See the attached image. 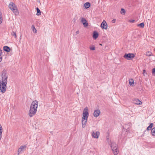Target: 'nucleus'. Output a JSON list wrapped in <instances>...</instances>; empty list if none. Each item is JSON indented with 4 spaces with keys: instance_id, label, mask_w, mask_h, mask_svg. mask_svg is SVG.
<instances>
[{
    "instance_id": "aec40b11",
    "label": "nucleus",
    "mask_w": 155,
    "mask_h": 155,
    "mask_svg": "<svg viewBox=\"0 0 155 155\" xmlns=\"http://www.w3.org/2000/svg\"><path fill=\"white\" fill-rule=\"evenodd\" d=\"M36 9L37 11V13H36V15L38 16H39L41 14V11L40 9L38 8H36Z\"/></svg>"
},
{
    "instance_id": "20e7f679",
    "label": "nucleus",
    "mask_w": 155,
    "mask_h": 155,
    "mask_svg": "<svg viewBox=\"0 0 155 155\" xmlns=\"http://www.w3.org/2000/svg\"><path fill=\"white\" fill-rule=\"evenodd\" d=\"M9 8L13 12L15 15L18 14V11L16 5L12 2H11L8 5Z\"/></svg>"
},
{
    "instance_id": "9b49d317",
    "label": "nucleus",
    "mask_w": 155,
    "mask_h": 155,
    "mask_svg": "<svg viewBox=\"0 0 155 155\" xmlns=\"http://www.w3.org/2000/svg\"><path fill=\"white\" fill-rule=\"evenodd\" d=\"M101 114V112L99 109H97L94 110L93 113V115L94 117H97Z\"/></svg>"
},
{
    "instance_id": "f704fd0d",
    "label": "nucleus",
    "mask_w": 155,
    "mask_h": 155,
    "mask_svg": "<svg viewBox=\"0 0 155 155\" xmlns=\"http://www.w3.org/2000/svg\"><path fill=\"white\" fill-rule=\"evenodd\" d=\"M99 45H102V44H100Z\"/></svg>"
},
{
    "instance_id": "5701e85b",
    "label": "nucleus",
    "mask_w": 155,
    "mask_h": 155,
    "mask_svg": "<svg viewBox=\"0 0 155 155\" xmlns=\"http://www.w3.org/2000/svg\"><path fill=\"white\" fill-rule=\"evenodd\" d=\"M89 48L91 50L94 51L95 49V46L93 45L90 46L89 47Z\"/></svg>"
},
{
    "instance_id": "423d86ee",
    "label": "nucleus",
    "mask_w": 155,
    "mask_h": 155,
    "mask_svg": "<svg viewBox=\"0 0 155 155\" xmlns=\"http://www.w3.org/2000/svg\"><path fill=\"white\" fill-rule=\"evenodd\" d=\"M134 57V55L132 53L125 54L124 56V58L128 60H130Z\"/></svg>"
},
{
    "instance_id": "4be33fe9",
    "label": "nucleus",
    "mask_w": 155,
    "mask_h": 155,
    "mask_svg": "<svg viewBox=\"0 0 155 155\" xmlns=\"http://www.w3.org/2000/svg\"><path fill=\"white\" fill-rule=\"evenodd\" d=\"M153 124L152 123H151L147 127V129L148 130H150L152 127H153Z\"/></svg>"
},
{
    "instance_id": "2eb2a0df",
    "label": "nucleus",
    "mask_w": 155,
    "mask_h": 155,
    "mask_svg": "<svg viewBox=\"0 0 155 155\" xmlns=\"http://www.w3.org/2000/svg\"><path fill=\"white\" fill-rule=\"evenodd\" d=\"M4 50L7 52H9L10 49L7 46H4L3 47Z\"/></svg>"
},
{
    "instance_id": "473e14b6",
    "label": "nucleus",
    "mask_w": 155,
    "mask_h": 155,
    "mask_svg": "<svg viewBox=\"0 0 155 155\" xmlns=\"http://www.w3.org/2000/svg\"><path fill=\"white\" fill-rule=\"evenodd\" d=\"M76 33L77 34H78L79 33V31H76Z\"/></svg>"
},
{
    "instance_id": "f8f14e48",
    "label": "nucleus",
    "mask_w": 155,
    "mask_h": 155,
    "mask_svg": "<svg viewBox=\"0 0 155 155\" xmlns=\"http://www.w3.org/2000/svg\"><path fill=\"white\" fill-rule=\"evenodd\" d=\"M112 150L114 155H117L118 153L119 150L118 149V147H115V148H114L113 147L112 149Z\"/></svg>"
},
{
    "instance_id": "f03ea898",
    "label": "nucleus",
    "mask_w": 155,
    "mask_h": 155,
    "mask_svg": "<svg viewBox=\"0 0 155 155\" xmlns=\"http://www.w3.org/2000/svg\"><path fill=\"white\" fill-rule=\"evenodd\" d=\"M89 115L88 109L87 107H86L83 110L81 118L82 127L83 128H84L86 126Z\"/></svg>"
},
{
    "instance_id": "f257e3e1",
    "label": "nucleus",
    "mask_w": 155,
    "mask_h": 155,
    "mask_svg": "<svg viewBox=\"0 0 155 155\" xmlns=\"http://www.w3.org/2000/svg\"><path fill=\"white\" fill-rule=\"evenodd\" d=\"M1 77L2 80H0V91L2 93H4L5 92L7 89L8 75L6 73L3 72Z\"/></svg>"
},
{
    "instance_id": "dca6fc26",
    "label": "nucleus",
    "mask_w": 155,
    "mask_h": 155,
    "mask_svg": "<svg viewBox=\"0 0 155 155\" xmlns=\"http://www.w3.org/2000/svg\"><path fill=\"white\" fill-rule=\"evenodd\" d=\"M90 5L91 4L89 2H86L84 4V6L86 9L88 8Z\"/></svg>"
},
{
    "instance_id": "4468645a",
    "label": "nucleus",
    "mask_w": 155,
    "mask_h": 155,
    "mask_svg": "<svg viewBox=\"0 0 155 155\" xmlns=\"http://www.w3.org/2000/svg\"><path fill=\"white\" fill-rule=\"evenodd\" d=\"M98 36V33L97 32H94L93 35V38L94 39H96L97 38Z\"/></svg>"
},
{
    "instance_id": "412c9836",
    "label": "nucleus",
    "mask_w": 155,
    "mask_h": 155,
    "mask_svg": "<svg viewBox=\"0 0 155 155\" xmlns=\"http://www.w3.org/2000/svg\"><path fill=\"white\" fill-rule=\"evenodd\" d=\"M137 26L141 28H143L144 26V24L143 22L141 23L140 24H138Z\"/></svg>"
},
{
    "instance_id": "6ab92c4d",
    "label": "nucleus",
    "mask_w": 155,
    "mask_h": 155,
    "mask_svg": "<svg viewBox=\"0 0 155 155\" xmlns=\"http://www.w3.org/2000/svg\"><path fill=\"white\" fill-rule=\"evenodd\" d=\"M129 84L131 86H133L134 84V80L132 79H131L129 80Z\"/></svg>"
},
{
    "instance_id": "0eeeda50",
    "label": "nucleus",
    "mask_w": 155,
    "mask_h": 155,
    "mask_svg": "<svg viewBox=\"0 0 155 155\" xmlns=\"http://www.w3.org/2000/svg\"><path fill=\"white\" fill-rule=\"evenodd\" d=\"M100 135V133L98 131H97L96 132L93 131L92 132L91 136L92 137L94 138L98 139Z\"/></svg>"
},
{
    "instance_id": "7c9ffc66",
    "label": "nucleus",
    "mask_w": 155,
    "mask_h": 155,
    "mask_svg": "<svg viewBox=\"0 0 155 155\" xmlns=\"http://www.w3.org/2000/svg\"><path fill=\"white\" fill-rule=\"evenodd\" d=\"M152 74L154 75H155V68H153V69L152 71Z\"/></svg>"
},
{
    "instance_id": "6e6552de",
    "label": "nucleus",
    "mask_w": 155,
    "mask_h": 155,
    "mask_svg": "<svg viewBox=\"0 0 155 155\" xmlns=\"http://www.w3.org/2000/svg\"><path fill=\"white\" fill-rule=\"evenodd\" d=\"M81 21L84 27H87L88 25V24L86 19L84 18H81Z\"/></svg>"
},
{
    "instance_id": "1a4fd4ad",
    "label": "nucleus",
    "mask_w": 155,
    "mask_h": 155,
    "mask_svg": "<svg viewBox=\"0 0 155 155\" xmlns=\"http://www.w3.org/2000/svg\"><path fill=\"white\" fill-rule=\"evenodd\" d=\"M101 27L102 29H106L107 28V25L105 20H104L102 22Z\"/></svg>"
},
{
    "instance_id": "c85d7f7f",
    "label": "nucleus",
    "mask_w": 155,
    "mask_h": 155,
    "mask_svg": "<svg viewBox=\"0 0 155 155\" xmlns=\"http://www.w3.org/2000/svg\"><path fill=\"white\" fill-rule=\"evenodd\" d=\"M143 75L144 76H145L147 75V72L145 70H143Z\"/></svg>"
},
{
    "instance_id": "c756f323",
    "label": "nucleus",
    "mask_w": 155,
    "mask_h": 155,
    "mask_svg": "<svg viewBox=\"0 0 155 155\" xmlns=\"http://www.w3.org/2000/svg\"><path fill=\"white\" fill-rule=\"evenodd\" d=\"M2 14L0 13V24L2 23Z\"/></svg>"
},
{
    "instance_id": "393cba45",
    "label": "nucleus",
    "mask_w": 155,
    "mask_h": 155,
    "mask_svg": "<svg viewBox=\"0 0 155 155\" xmlns=\"http://www.w3.org/2000/svg\"><path fill=\"white\" fill-rule=\"evenodd\" d=\"M120 13L123 15H124L125 14V11L124 9L122 8L121 9Z\"/></svg>"
},
{
    "instance_id": "ddd939ff",
    "label": "nucleus",
    "mask_w": 155,
    "mask_h": 155,
    "mask_svg": "<svg viewBox=\"0 0 155 155\" xmlns=\"http://www.w3.org/2000/svg\"><path fill=\"white\" fill-rule=\"evenodd\" d=\"M133 102L134 104L137 105H140L142 104V102L137 99H135L133 100Z\"/></svg>"
},
{
    "instance_id": "72a5a7b5",
    "label": "nucleus",
    "mask_w": 155,
    "mask_h": 155,
    "mask_svg": "<svg viewBox=\"0 0 155 155\" xmlns=\"http://www.w3.org/2000/svg\"><path fill=\"white\" fill-rule=\"evenodd\" d=\"M115 22V19H113V20L112 21V22L113 23H114Z\"/></svg>"
},
{
    "instance_id": "7ed1b4c3",
    "label": "nucleus",
    "mask_w": 155,
    "mask_h": 155,
    "mask_svg": "<svg viewBox=\"0 0 155 155\" xmlns=\"http://www.w3.org/2000/svg\"><path fill=\"white\" fill-rule=\"evenodd\" d=\"M38 105V103L37 101H35L32 102L28 111V115L29 117H32L35 114L37 111Z\"/></svg>"
},
{
    "instance_id": "9d476101",
    "label": "nucleus",
    "mask_w": 155,
    "mask_h": 155,
    "mask_svg": "<svg viewBox=\"0 0 155 155\" xmlns=\"http://www.w3.org/2000/svg\"><path fill=\"white\" fill-rule=\"evenodd\" d=\"M26 145L21 146L18 150V154L19 155L21 152H23L26 148Z\"/></svg>"
},
{
    "instance_id": "b1692460",
    "label": "nucleus",
    "mask_w": 155,
    "mask_h": 155,
    "mask_svg": "<svg viewBox=\"0 0 155 155\" xmlns=\"http://www.w3.org/2000/svg\"><path fill=\"white\" fill-rule=\"evenodd\" d=\"M151 134L153 135L154 136L155 134V128H153L151 130Z\"/></svg>"
},
{
    "instance_id": "39448f33",
    "label": "nucleus",
    "mask_w": 155,
    "mask_h": 155,
    "mask_svg": "<svg viewBox=\"0 0 155 155\" xmlns=\"http://www.w3.org/2000/svg\"><path fill=\"white\" fill-rule=\"evenodd\" d=\"M107 140L109 145L110 146L111 150L113 147L114 148L118 147L117 144L114 142L111 141L109 138H107Z\"/></svg>"
},
{
    "instance_id": "cd10ccee",
    "label": "nucleus",
    "mask_w": 155,
    "mask_h": 155,
    "mask_svg": "<svg viewBox=\"0 0 155 155\" xmlns=\"http://www.w3.org/2000/svg\"><path fill=\"white\" fill-rule=\"evenodd\" d=\"M2 54V52L1 50H0V62L2 61V58L1 55Z\"/></svg>"
},
{
    "instance_id": "a878e982",
    "label": "nucleus",
    "mask_w": 155,
    "mask_h": 155,
    "mask_svg": "<svg viewBox=\"0 0 155 155\" xmlns=\"http://www.w3.org/2000/svg\"><path fill=\"white\" fill-rule=\"evenodd\" d=\"M11 35L12 36H14L15 38H17V36L16 33L14 31H12L11 33Z\"/></svg>"
},
{
    "instance_id": "bb28decb",
    "label": "nucleus",
    "mask_w": 155,
    "mask_h": 155,
    "mask_svg": "<svg viewBox=\"0 0 155 155\" xmlns=\"http://www.w3.org/2000/svg\"><path fill=\"white\" fill-rule=\"evenodd\" d=\"M152 54L151 52L148 51L146 52V55L147 56H150Z\"/></svg>"
},
{
    "instance_id": "2f4dec72",
    "label": "nucleus",
    "mask_w": 155,
    "mask_h": 155,
    "mask_svg": "<svg viewBox=\"0 0 155 155\" xmlns=\"http://www.w3.org/2000/svg\"><path fill=\"white\" fill-rule=\"evenodd\" d=\"M135 20H130L128 21V22L130 23H133L134 22Z\"/></svg>"
},
{
    "instance_id": "f3484780",
    "label": "nucleus",
    "mask_w": 155,
    "mask_h": 155,
    "mask_svg": "<svg viewBox=\"0 0 155 155\" xmlns=\"http://www.w3.org/2000/svg\"><path fill=\"white\" fill-rule=\"evenodd\" d=\"M31 28L33 31V32L35 33H36L37 32V30L36 29L35 26L32 25L31 26Z\"/></svg>"
},
{
    "instance_id": "a211bd4d",
    "label": "nucleus",
    "mask_w": 155,
    "mask_h": 155,
    "mask_svg": "<svg viewBox=\"0 0 155 155\" xmlns=\"http://www.w3.org/2000/svg\"><path fill=\"white\" fill-rule=\"evenodd\" d=\"M3 128L1 124H0V140H1L2 137V133L3 131Z\"/></svg>"
}]
</instances>
